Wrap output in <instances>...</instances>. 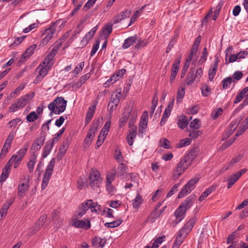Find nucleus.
<instances>
[{
  "label": "nucleus",
  "instance_id": "f257e3e1",
  "mask_svg": "<svg viewBox=\"0 0 248 248\" xmlns=\"http://www.w3.org/2000/svg\"><path fill=\"white\" fill-rule=\"evenodd\" d=\"M66 104L67 101L63 97H57L48 105V108L50 110V114H60L64 112L66 109Z\"/></svg>",
  "mask_w": 248,
  "mask_h": 248
},
{
  "label": "nucleus",
  "instance_id": "f03ea898",
  "mask_svg": "<svg viewBox=\"0 0 248 248\" xmlns=\"http://www.w3.org/2000/svg\"><path fill=\"white\" fill-rule=\"evenodd\" d=\"M34 93H29L19 98L16 102L12 104L9 108L10 112H14L20 108H23L30 102L34 96Z\"/></svg>",
  "mask_w": 248,
  "mask_h": 248
},
{
  "label": "nucleus",
  "instance_id": "7ed1b4c3",
  "mask_svg": "<svg viewBox=\"0 0 248 248\" xmlns=\"http://www.w3.org/2000/svg\"><path fill=\"white\" fill-rule=\"evenodd\" d=\"M55 165V158H53L48 163L46 167L45 172L43 175L41 189L44 190L47 186L49 181L53 172V170Z\"/></svg>",
  "mask_w": 248,
  "mask_h": 248
},
{
  "label": "nucleus",
  "instance_id": "20e7f679",
  "mask_svg": "<svg viewBox=\"0 0 248 248\" xmlns=\"http://www.w3.org/2000/svg\"><path fill=\"white\" fill-rule=\"evenodd\" d=\"M29 146V143H26L24 144L23 147L20 149L17 152V154L12 155L11 158L8 162H11V165L14 164V168H17L20 164V162L22 160Z\"/></svg>",
  "mask_w": 248,
  "mask_h": 248
},
{
  "label": "nucleus",
  "instance_id": "39448f33",
  "mask_svg": "<svg viewBox=\"0 0 248 248\" xmlns=\"http://www.w3.org/2000/svg\"><path fill=\"white\" fill-rule=\"evenodd\" d=\"M199 180V179L197 177H194L190 180L181 189L178 197L182 198L189 194L194 189Z\"/></svg>",
  "mask_w": 248,
  "mask_h": 248
},
{
  "label": "nucleus",
  "instance_id": "423d86ee",
  "mask_svg": "<svg viewBox=\"0 0 248 248\" xmlns=\"http://www.w3.org/2000/svg\"><path fill=\"white\" fill-rule=\"evenodd\" d=\"M89 185L91 188L94 189L100 187L102 183V178L99 171L96 170H92L89 175Z\"/></svg>",
  "mask_w": 248,
  "mask_h": 248
},
{
  "label": "nucleus",
  "instance_id": "0eeeda50",
  "mask_svg": "<svg viewBox=\"0 0 248 248\" xmlns=\"http://www.w3.org/2000/svg\"><path fill=\"white\" fill-rule=\"evenodd\" d=\"M199 152V149L198 147H195L191 149L189 152L182 158L180 162H182L185 167L188 168L192 163V161L195 158Z\"/></svg>",
  "mask_w": 248,
  "mask_h": 248
},
{
  "label": "nucleus",
  "instance_id": "6e6552de",
  "mask_svg": "<svg viewBox=\"0 0 248 248\" xmlns=\"http://www.w3.org/2000/svg\"><path fill=\"white\" fill-rule=\"evenodd\" d=\"M202 75V70L201 68L197 70L191 69L186 78V82L188 85H191L195 80L199 81Z\"/></svg>",
  "mask_w": 248,
  "mask_h": 248
},
{
  "label": "nucleus",
  "instance_id": "1a4fd4ad",
  "mask_svg": "<svg viewBox=\"0 0 248 248\" xmlns=\"http://www.w3.org/2000/svg\"><path fill=\"white\" fill-rule=\"evenodd\" d=\"M196 220L197 218L195 217L190 218L178 232L186 236L192 230Z\"/></svg>",
  "mask_w": 248,
  "mask_h": 248
},
{
  "label": "nucleus",
  "instance_id": "9d476101",
  "mask_svg": "<svg viewBox=\"0 0 248 248\" xmlns=\"http://www.w3.org/2000/svg\"><path fill=\"white\" fill-rule=\"evenodd\" d=\"M45 139V135H41L39 138L35 140L31 148V152L32 155H34V154L37 155L36 152L41 149L44 143Z\"/></svg>",
  "mask_w": 248,
  "mask_h": 248
},
{
  "label": "nucleus",
  "instance_id": "9b49d317",
  "mask_svg": "<svg viewBox=\"0 0 248 248\" xmlns=\"http://www.w3.org/2000/svg\"><path fill=\"white\" fill-rule=\"evenodd\" d=\"M49 67L45 66L42 64H40L36 69V71H39V74L34 79V83H38L40 82L48 73Z\"/></svg>",
  "mask_w": 248,
  "mask_h": 248
},
{
  "label": "nucleus",
  "instance_id": "f8f14e48",
  "mask_svg": "<svg viewBox=\"0 0 248 248\" xmlns=\"http://www.w3.org/2000/svg\"><path fill=\"white\" fill-rule=\"evenodd\" d=\"M72 226L77 228L88 230L91 228V223L88 219L82 220L75 218L73 219Z\"/></svg>",
  "mask_w": 248,
  "mask_h": 248
},
{
  "label": "nucleus",
  "instance_id": "ddd939ff",
  "mask_svg": "<svg viewBox=\"0 0 248 248\" xmlns=\"http://www.w3.org/2000/svg\"><path fill=\"white\" fill-rule=\"evenodd\" d=\"M195 195H191L187 197L185 200L180 205L186 211L189 209L193 205L194 200L196 199Z\"/></svg>",
  "mask_w": 248,
  "mask_h": 248
},
{
  "label": "nucleus",
  "instance_id": "4468645a",
  "mask_svg": "<svg viewBox=\"0 0 248 248\" xmlns=\"http://www.w3.org/2000/svg\"><path fill=\"white\" fill-rule=\"evenodd\" d=\"M187 169V168L182 164V162H179L177 165L176 169L173 173L172 176V179L174 180L177 179Z\"/></svg>",
  "mask_w": 248,
  "mask_h": 248
},
{
  "label": "nucleus",
  "instance_id": "2eb2a0df",
  "mask_svg": "<svg viewBox=\"0 0 248 248\" xmlns=\"http://www.w3.org/2000/svg\"><path fill=\"white\" fill-rule=\"evenodd\" d=\"M131 14V11L128 10H124L121 12L117 16H115L112 19V24H115L121 21L123 19L126 17H129Z\"/></svg>",
  "mask_w": 248,
  "mask_h": 248
},
{
  "label": "nucleus",
  "instance_id": "dca6fc26",
  "mask_svg": "<svg viewBox=\"0 0 248 248\" xmlns=\"http://www.w3.org/2000/svg\"><path fill=\"white\" fill-rule=\"evenodd\" d=\"M11 162H8L2 169V172L0 176V182H3L9 177L11 171Z\"/></svg>",
  "mask_w": 248,
  "mask_h": 248
},
{
  "label": "nucleus",
  "instance_id": "f3484780",
  "mask_svg": "<svg viewBox=\"0 0 248 248\" xmlns=\"http://www.w3.org/2000/svg\"><path fill=\"white\" fill-rule=\"evenodd\" d=\"M137 134V127L136 126H133L129 130V134L126 137L127 143L130 146H131L133 144V140L135 139Z\"/></svg>",
  "mask_w": 248,
  "mask_h": 248
},
{
  "label": "nucleus",
  "instance_id": "a211bd4d",
  "mask_svg": "<svg viewBox=\"0 0 248 248\" xmlns=\"http://www.w3.org/2000/svg\"><path fill=\"white\" fill-rule=\"evenodd\" d=\"M186 237V236L183 235L181 233L178 232L177 235L175 237L174 243L172 248H179L184 241Z\"/></svg>",
  "mask_w": 248,
  "mask_h": 248
},
{
  "label": "nucleus",
  "instance_id": "6ab92c4d",
  "mask_svg": "<svg viewBox=\"0 0 248 248\" xmlns=\"http://www.w3.org/2000/svg\"><path fill=\"white\" fill-rule=\"evenodd\" d=\"M218 60L217 59L214 64L213 65H211V67L209 70V79L210 81H212L214 77L216 75L217 70V66H218Z\"/></svg>",
  "mask_w": 248,
  "mask_h": 248
},
{
  "label": "nucleus",
  "instance_id": "aec40b11",
  "mask_svg": "<svg viewBox=\"0 0 248 248\" xmlns=\"http://www.w3.org/2000/svg\"><path fill=\"white\" fill-rule=\"evenodd\" d=\"M96 109V105H92V106L90 107L88 111L86 113V116L85 119V124L86 125L88 124L89 122L91 121V120L92 119L95 110Z\"/></svg>",
  "mask_w": 248,
  "mask_h": 248
},
{
  "label": "nucleus",
  "instance_id": "412c9836",
  "mask_svg": "<svg viewBox=\"0 0 248 248\" xmlns=\"http://www.w3.org/2000/svg\"><path fill=\"white\" fill-rule=\"evenodd\" d=\"M53 146V142H51V141H48L46 142L42 155L43 158H46L49 154Z\"/></svg>",
  "mask_w": 248,
  "mask_h": 248
},
{
  "label": "nucleus",
  "instance_id": "4be33fe9",
  "mask_svg": "<svg viewBox=\"0 0 248 248\" xmlns=\"http://www.w3.org/2000/svg\"><path fill=\"white\" fill-rule=\"evenodd\" d=\"M36 48V45H33L27 48L25 52L22 55L21 59L25 60L27 58H29L30 56H31L33 53L35 49Z\"/></svg>",
  "mask_w": 248,
  "mask_h": 248
},
{
  "label": "nucleus",
  "instance_id": "5701e85b",
  "mask_svg": "<svg viewBox=\"0 0 248 248\" xmlns=\"http://www.w3.org/2000/svg\"><path fill=\"white\" fill-rule=\"evenodd\" d=\"M217 186L216 185H212L209 187L208 188L204 191L199 198V201L200 202L204 200L211 192L215 191Z\"/></svg>",
  "mask_w": 248,
  "mask_h": 248
},
{
  "label": "nucleus",
  "instance_id": "b1692460",
  "mask_svg": "<svg viewBox=\"0 0 248 248\" xmlns=\"http://www.w3.org/2000/svg\"><path fill=\"white\" fill-rule=\"evenodd\" d=\"M28 188L29 185L28 183L27 184L22 183L19 184L18 186V196L20 198H23L24 196L25 192L28 190Z\"/></svg>",
  "mask_w": 248,
  "mask_h": 248
},
{
  "label": "nucleus",
  "instance_id": "393cba45",
  "mask_svg": "<svg viewBox=\"0 0 248 248\" xmlns=\"http://www.w3.org/2000/svg\"><path fill=\"white\" fill-rule=\"evenodd\" d=\"M122 96L121 92H114L111 95L110 101L116 107L120 102Z\"/></svg>",
  "mask_w": 248,
  "mask_h": 248
},
{
  "label": "nucleus",
  "instance_id": "a878e982",
  "mask_svg": "<svg viewBox=\"0 0 248 248\" xmlns=\"http://www.w3.org/2000/svg\"><path fill=\"white\" fill-rule=\"evenodd\" d=\"M248 93V86L244 88L235 97L233 101L234 104H237L240 102L243 98L246 96Z\"/></svg>",
  "mask_w": 248,
  "mask_h": 248
},
{
  "label": "nucleus",
  "instance_id": "bb28decb",
  "mask_svg": "<svg viewBox=\"0 0 248 248\" xmlns=\"http://www.w3.org/2000/svg\"><path fill=\"white\" fill-rule=\"evenodd\" d=\"M86 202H88L89 209H90L92 212L97 213L100 210V205L98 204L97 202H93L92 200H87Z\"/></svg>",
  "mask_w": 248,
  "mask_h": 248
},
{
  "label": "nucleus",
  "instance_id": "cd10ccee",
  "mask_svg": "<svg viewBox=\"0 0 248 248\" xmlns=\"http://www.w3.org/2000/svg\"><path fill=\"white\" fill-rule=\"evenodd\" d=\"M137 38L136 36H131L124 40V44L122 45L123 49H126L132 45V44L136 41Z\"/></svg>",
  "mask_w": 248,
  "mask_h": 248
},
{
  "label": "nucleus",
  "instance_id": "c85d7f7f",
  "mask_svg": "<svg viewBox=\"0 0 248 248\" xmlns=\"http://www.w3.org/2000/svg\"><path fill=\"white\" fill-rule=\"evenodd\" d=\"M37 155H32L29 161L27 163V166L29 171L32 172L33 171L34 165L36 162Z\"/></svg>",
  "mask_w": 248,
  "mask_h": 248
},
{
  "label": "nucleus",
  "instance_id": "c756f323",
  "mask_svg": "<svg viewBox=\"0 0 248 248\" xmlns=\"http://www.w3.org/2000/svg\"><path fill=\"white\" fill-rule=\"evenodd\" d=\"M238 123L232 122L229 125L228 128L226 132V138H229L235 130Z\"/></svg>",
  "mask_w": 248,
  "mask_h": 248
},
{
  "label": "nucleus",
  "instance_id": "7c9ffc66",
  "mask_svg": "<svg viewBox=\"0 0 248 248\" xmlns=\"http://www.w3.org/2000/svg\"><path fill=\"white\" fill-rule=\"evenodd\" d=\"M186 211L180 205L174 212V215L177 218H179V221L182 220L185 217Z\"/></svg>",
  "mask_w": 248,
  "mask_h": 248
},
{
  "label": "nucleus",
  "instance_id": "2f4dec72",
  "mask_svg": "<svg viewBox=\"0 0 248 248\" xmlns=\"http://www.w3.org/2000/svg\"><path fill=\"white\" fill-rule=\"evenodd\" d=\"M106 240L98 237H95L92 242L93 245L97 248H103L106 243Z\"/></svg>",
  "mask_w": 248,
  "mask_h": 248
},
{
  "label": "nucleus",
  "instance_id": "473e14b6",
  "mask_svg": "<svg viewBox=\"0 0 248 248\" xmlns=\"http://www.w3.org/2000/svg\"><path fill=\"white\" fill-rule=\"evenodd\" d=\"M145 5H144L142 6L141 8H140L139 10H137L134 14H133V16L131 17L130 19V21L129 23V24L127 26V27H128L129 26L131 25L133 23H134L135 21L137 20V18L140 16V14L142 13L144 9L145 8Z\"/></svg>",
  "mask_w": 248,
  "mask_h": 248
},
{
  "label": "nucleus",
  "instance_id": "72a5a7b5",
  "mask_svg": "<svg viewBox=\"0 0 248 248\" xmlns=\"http://www.w3.org/2000/svg\"><path fill=\"white\" fill-rule=\"evenodd\" d=\"M187 124L188 122L186 116H183L178 119L177 125L179 128L184 129L187 126Z\"/></svg>",
  "mask_w": 248,
  "mask_h": 248
},
{
  "label": "nucleus",
  "instance_id": "f704fd0d",
  "mask_svg": "<svg viewBox=\"0 0 248 248\" xmlns=\"http://www.w3.org/2000/svg\"><path fill=\"white\" fill-rule=\"evenodd\" d=\"M148 120V112L145 111L143 112L141 116L139 126L147 128Z\"/></svg>",
  "mask_w": 248,
  "mask_h": 248
},
{
  "label": "nucleus",
  "instance_id": "c9c22d12",
  "mask_svg": "<svg viewBox=\"0 0 248 248\" xmlns=\"http://www.w3.org/2000/svg\"><path fill=\"white\" fill-rule=\"evenodd\" d=\"M71 140V137L70 136L65 139L63 141L62 145L60 148L59 150L66 153L69 147Z\"/></svg>",
  "mask_w": 248,
  "mask_h": 248
},
{
  "label": "nucleus",
  "instance_id": "e433bc0d",
  "mask_svg": "<svg viewBox=\"0 0 248 248\" xmlns=\"http://www.w3.org/2000/svg\"><path fill=\"white\" fill-rule=\"evenodd\" d=\"M234 81L231 77L224 78L222 81L223 89L226 90L230 88L231 84Z\"/></svg>",
  "mask_w": 248,
  "mask_h": 248
},
{
  "label": "nucleus",
  "instance_id": "4c0bfd02",
  "mask_svg": "<svg viewBox=\"0 0 248 248\" xmlns=\"http://www.w3.org/2000/svg\"><path fill=\"white\" fill-rule=\"evenodd\" d=\"M122 222V220L118 219L116 220L110 222H107L105 223L104 226L108 228H113L119 226Z\"/></svg>",
  "mask_w": 248,
  "mask_h": 248
},
{
  "label": "nucleus",
  "instance_id": "58836bf2",
  "mask_svg": "<svg viewBox=\"0 0 248 248\" xmlns=\"http://www.w3.org/2000/svg\"><path fill=\"white\" fill-rule=\"evenodd\" d=\"M143 202V199L141 196L137 194L136 198L134 199L132 202V205L133 208H136L139 207V206Z\"/></svg>",
  "mask_w": 248,
  "mask_h": 248
},
{
  "label": "nucleus",
  "instance_id": "ea45409f",
  "mask_svg": "<svg viewBox=\"0 0 248 248\" xmlns=\"http://www.w3.org/2000/svg\"><path fill=\"white\" fill-rule=\"evenodd\" d=\"M95 32H88L81 40V43L86 46L88 42L93 38Z\"/></svg>",
  "mask_w": 248,
  "mask_h": 248
},
{
  "label": "nucleus",
  "instance_id": "a19ab883",
  "mask_svg": "<svg viewBox=\"0 0 248 248\" xmlns=\"http://www.w3.org/2000/svg\"><path fill=\"white\" fill-rule=\"evenodd\" d=\"M39 118V116L35 111H31L26 116V120L29 122H33Z\"/></svg>",
  "mask_w": 248,
  "mask_h": 248
},
{
  "label": "nucleus",
  "instance_id": "79ce46f5",
  "mask_svg": "<svg viewBox=\"0 0 248 248\" xmlns=\"http://www.w3.org/2000/svg\"><path fill=\"white\" fill-rule=\"evenodd\" d=\"M26 84H22L16 88L14 91L10 93V96L11 97H15L17 94H18L25 87Z\"/></svg>",
  "mask_w": 248,
  "mask_h": 248
},
{
  "label": "nucleus",
  "instance_id": "37998d69",
  "mask_svg": "<svg viewBox=\"0 0 248 248\" xmlns=\"http://www.w3.org/2000/svg\"><path fill=\"white\" fill-rule=\"evenodd\" d=\"M110 126V121L106 123L100 133V135H102L103 137H106L108 134Z\"/></svg>",
  "mask_w": 248,
  "mask_h": 248
},
{
  "label": "nucleus",
  "instance_id": "c03bdc74",
  "mask_svg": "<svg viewBox=\"0 0 248 248\" xmlns=\"http://www.w3.org/2000/svg\"><path fill=\"white\" fill-rule=\"evenodd\" d=\"M185 93V88L182 87L181 89H179L177 93V103L182 102V99L184 97Z\"/></svg>",
  "mask_w": 248,
  "mask_h": 248
},
{
  "label": "nucleus",
  "instance_id": "a18cd8bd",
  "mask_svg": "<svg viewBox=\"0 0 248 248\" xmlns=\"http://www.w3.org/2000/svg\"><path fill=\"white\" fill-rule=\"evenodd\" d=\"M181 62L180 58H176L175 59L174 62L173 63L171 67V71L174 72L175 73H178L180 63Z\"/></svg>",
  "mask_w": 248,
  "mask_h": 248
},
{
  "label": "nucleus",
  "instance_id": "49530a36",
  "mask_svg": "<svg viewBox=\"0 0 248 248\" xmlns=\"http://www.w3.org/2000/svg\"><path fill=\"white\" fill-rule=\"evenodd\" d=\"M165 236L158 237L155 239L154 242L152 246V248H158L159 245L163 242Z\"/></svg>",
  "mask_w": 248,
  "mask_h": 248
},
{
  "label": "nucleus",
  "instance_id": "de8ad7c7",
  "mask_svg": "<svg viewBox=\"0 0 248 248\" xmlns=\"http://www.w3.org/2000/svg\"><path fill=\"white\" fill-rule=\"evenodd\" d=\"M118 175L120 176H124L126 173L127 166L124 163H121L118 168Z\"/></svg>",
  "mask_w": 248,
  "mask_h": 248
},
{
  "label": "nucleus",
  "instance_id": "09e8293b",
  "mask_svg": "<svg viewBox=\"0 0 248 248\" xmlns=\"http://www.w3.org/2000/svg\"><path fill=\"white\" fill-rule=\"evenodd\" d=\"M100 40L98 39L95 40V43L93 45L92 51L90 53V57H93L99 48Z\"/></svg>",
  "mask_w": 248,
  "mask_h": 248
},
{
  "label": "nucleus",
  "instance_id": "8fccbe9b",
  "mask_svg": "<svg viewBox=\"0 0 248 248\" xmlns=\"http://www.w3.org/2000/svg\"><path fill=\"white\" fill-rule=\"evenodd\" d=\"M114 158L118 162H122L123 160V157L122 155L120 149L117 148L114 154Z\"/></svg>",
  "mask_w": 248,
  "mask_h": 248
},
{
  "label": "nucleus",
  "instance_id": "3c124183",
  "mask_svg": "<svg viewBox=\"0 0 248 248\" xmlns=\"http://www.w3.org/2000/svg\"><path fill=\"white\" fill-rule=\"evenodd\" d=\"M159 217V215L157 213V211L154 210L149 216L146 221L154 222L155 220Z\"/></svg>",
  "mask_w": 248,
  "mask_h": 248
},
{
  "label": "nucleus",
  "instance_id": "603ef678",
  "mask_svg": "<svg viewBox=\"0 0 248 248\" xmlns=\"http://www.w3.org/2000/svg\"><path fill=\"white\" fill-rule=\"evenodd\" d=\"M116 172L115 170L108 172L106 177V183H112L114 180Z\"/></svg>",
  "mask_w": 248,
  "mask_h": 248
},
{
  "label": "nucleus",
  "instance_id": "864d4df0",
  "mask_svg": "<svg viewBox=\"0 0 248 248\" xmlns=\"http://www.w3.org/2000/svg\"><path fill=\"white\" fill-rule=\"evenodd\" d=\"M53 32H49L46 36L42 40L40 45H42L43 46L46 45L50 40L53 37Z\"/></svg>",
  "mask_w": 248,
  "mask_h": 248
},
{
  "label": "nucleus",
  "instance_id": "5fc2aeb1",
  "mask_svg": "<svg viewBox=\"0 0 248 248\" xmlns=\"http://www.w3.org/2000/svg\"><path fill=\"white\" fill-rule=\"evenodd\" d=\"M26 37V36L24 35L21 37L16 38L15 41L10 45L12 47H16L18 46Z\"/></svg>",
  "mask_w": 248,
  "mask_h": 248
},
{
  "label": "nucleus",
  "instance_id": "6e6d98bb",
  "mask_svg": "<svg viewBox=\"0 0 248 248\" xmlns=\"http://www.w3.org/2000/svg\"><path fill=\"white\" fill-rule=\"evenodd\" d=\"M239 179L235 174L231 176L228 179V188H230Z\"/></svg>",
  "mask_w": 248,
  "mask_h": 248
},
{
  "label": "nucleus",
  "instance_id": "4d7b16f0",
  "mask_svg": "<svg viewBox=\"0 0 248 248\" xmlns=\"http://www.w3.org/2000/svg\"><path fill=\"white\" fill-rule=\"evenodd\" d=\"M177 35H175L170 41L166 49V53H168L176 42Z\"/></svg>",
  "mask_w": 248,
  "mask_h": 248
},
{
  "label": "nucleus",
  "instance_id": "13d9d810",
  "mask_svg": "<svg viewBox=\"0 0 248 248\" xmlns=\"http://www.w3.org/2000/svg\"><path fill=\"white\" fill-rule=\"evenodd\" d=\"M222 3L219 2L216 6V10L214 12V14L212 18L213 20H215L218 16L220 11L222 8Z\"/></svg>",
  "mask_w": 248,
  "mask_h": 248
},
{
  "label": "nucleus",
  "instance_id": "bf43d9fd",
  "mask_svg": "<svg viewBox=\"0 0 248 248\" xmlns=\"http://www.w3.org/2000/svg\"><path fill=\"white\" fill-rule=\"evenodd\" d=\"M200 127V120L198 119H194L190 124V127L193 129H198Z\"/></svg>",
  "mask_w": 248,
  "mask_h": 248
},
{
  "label": "nucleus",
  "instance_id": "052dcab7",
  "mask_svg": "<svg viewBox=\"0 0 248 248\" xmlns=\"http://www.w3.org/2000/svg\"><path fill=\"white\" fill-rule=\"evenodd\" d=\"M106 186L108 193L110 195H114L116 192V189L112 185V183H106Z\"/></svg>",
  "mask_w": 248,
  "mask_h": 248
},
{
  "label": "nucleus",
  "instance_id": "680f3d73",
  "mask_svg": "<svg viewBox=\"0 0 248 248\" xmlns=\"http://www.w3.org/2000/svg\"><path fill=\"white\" fill-rule=\"evenodd\" d=\"M119 75H114L108 80L105 83L106 85L109 86V85L113 84L115 82L119 79Z\"/></svg>",
  "mask_w": 248,
  "mask_h": 248
},
{
  "label": "nucleus",
  "instance_id": "e2e57ef3",
  "mask_svg": "<svg viewBox=\"0 0 248 248\" xmlns=\"http://www.w3.org/2000/svg\"><path fill=\"white\" fill-rule=\"evenodd\" d=\"M243 76V74L242 72L240 71H236L233 74L232 78L233 80H234V81L235 80L238 81L241 79Z\"/></svg>",
  "mask_w": 248,
  "mask_h": 248
},
{
  "label": "nucleus",
  "instance_id": "0e129e2a",
  "mask_svg": "<svg viewBox=\"0 0 248 248\" xmlns=\"http://www.w3.org/2000/svg\"><path fill=\"white\" fill-rule=\"evenodd\" d=\"M161 146L165 149H170L171 148L170 141L166 139H163L160 140Z\"/></svg>",
  "mask_w": 248,
  "mask_h": 248
},
{
  "label": "nucleus",
  "instance_id": "69168bd1",
  "mask_svg": "<svg viewBox=\"0 0 248 248\" xmlns=\"http://www.w3.org/2000/svg\"><path fill=\"white\" fill-rule=\"evenodd\" d=\"M223 113V109L219 108L215 111H213L211 114L212 118L214 120L216 119L219 116L221 115Z\"/></svg>",
  "mask_w": 248,
  "mask_h": 248
},
{
  "label": "nucleus",
  "instance_id": "338daca9",
  "mask_svg": "<svg viewBox=\"0 0 248 248\" xmlns=\"http://www.w3.org/2000/svg\"><path fill=\"white\" fill-rule=\"evenodd\" d=\"M84 65V62H80L74 69L73 71H72V72L73 73H75L76 75L78 74L82 70L83 67Z\"/></svg>",
  "mask_w": 248,
  "mask_h": 248
},
{
  "label": "nucleus",
  "instance_id": "774afa93",
  "mask_svg": "<svg viewBox=\"0 0 248 248\" xmlns=\"http://www.w3.org/2000/svg\"><path fill=\"white\" fill-rule=\"evenodd\" d=\"M21 121V119L20 118H16L14 119H13L12 120L9 122L8 123V126L10 128L12 127H15L18 123H19Z\"/></svg>",
  "mask_w": 248,
  "mask_h": 248
}]
</instances>
